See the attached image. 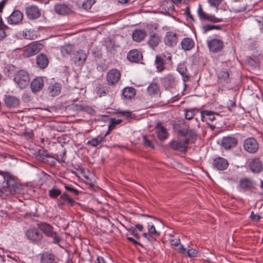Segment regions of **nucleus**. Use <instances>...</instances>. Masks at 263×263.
I'll list each match as a JSON object with an SVG mask.
<instances>
[{
  "mask_svg": "<svg viewBox=\"0 0 263 263\" xmlns=\"http://www.w3.org/2000/svg\"><path fill=\"white\" fill-rule=\"evenodd\" d=\"M87 59L86 53L83 50H80L74 55L73 61L74 64L78 66L83 65Z\"/></svg>",
  "mask_w": 263,
  "mask_h": 263,
  "instance_id": "a211bd4d",
  "label": "nucleus"
},
{
  "mask_svg": "<svg viewBox=\"0 0 263 263\" xmlns=\"http://www.w3.org/2000/svg\"><path fill=\"white\" fill-rule=\"evenodd\" d=\"M72 50V47L71 46H67L62 47L61 49V53L63 56L70 54Z\"/></svg>",
  "mask_w": 263,
  "mask_h": 263,
  "instance_id": "09e8293b",
  "label": "nucleus"
},
{
  "mask_svg": "<svg viewBox=\"0 0 263 263\" xmlns=\"http://www.w3.org/2000/svg\"><path fill=\"white\" fill-rule=\"evenodd\" d=\"M26 236L28 239L34 243L40 242L43 238V235L35 229H30L26 231Z\"/></svg>",
  "mask_w": 263,
  "mask_h": 263,
  "instance_id": "0eeeda50",
  "label": "nucleus"
},
{
  "mask_svg": "<svg viewBox=\"0 0 263 263\" xmlns=\"http://www.w3.org/2000/svg\"><path fill=\"white\" fill-rule=\"evenodd\" d=\"M250 218L253 221L257 222L259 221L260 216L257 214H255L254 212L252 211L251 213Z\"/></svg>",
  "mask_w": 263,
  "mask_h": 263,
  "instance_id": "8fccbe9b",
  "label": "nucleus"
},
{
  "mask_svg": "<svg viewBox=\"0 0 263 263\" xmlns=\"http://www.w3.org/2000/svg\"><path fill=\"white\" fill-rule=\"evenodd\" d=\"M120 76L119 71L116 69H111L107 74V81L109 84L115 85L118 82Z\"/></svg>",
  "mask_w": 263,
  "mask_h": 263,
  "instance_id": "ddd939ff",
  "label": "nucleus"
},
{
  "mask_svg": "<svg viewBox=\"0 0 263 263\" xmlns=\"http://www.w3.org/2000/svg\"><path fill=\"white\" fill-rule=\"evenodd\" d=\"M218 81L220 83H228L230 81L229 72L227 69H221L218 73Z\"/></svg>",
  "mask_w": 263,
  "mask_h": 263,
  "instance_id": "7c9ffc66",
  "label": "nucleus"
},
{
  "mask_svg": "<svg viewBox=\"0 0 263 263\" xmlns=\"http://www.w3.org/2000/svg\"><path fill=\"white\" fill-rule=\"evenodd\" d=\"M62 85L58 83H51L49 87V95L52 97L59 95L61 91Z\"/></svg>",
  "mask_w": 263,
  "mask_h": 263,
  "instance_id": "cd10ccee",
  "label": "nucleus"
},
{
  "mask_svg": "<svg viewBox=\"0 0 263 263\" xmlns=\"http://www.w3.org/2000/svg\"><path fill=\"white\" fill-rule=\"evenodd\" d=\"M255 183L250 179L244 178L239 182V186L243 191H250L254 187Z\"/></svg>",
  "mask_w": 263,
  "mask_h": 263,
  "instance_id": "aec40b11",
  "label": "nucleus"
},
{
  "mask_svg": "<svg viewBox=\"0 0 263 263\" xmlns=\"http://www.w3.org/2000/svg\"><path fill=\"white\" fill-rule=\"evenodd\" d=\"M74 203V200L69 197L66 193H63L61 195L57 201V203L60 205L72 206Z\"/></svg>",
  "mask_w": 263,
  "mask_h": 263,
  "instance_id": "4be33fe9",
  "label": "nucleus"
},
{
  "mask_svg": "<svg viewBox=\"0 0 263 263\" xmlns=\"http://www.w3.org/2000/svg\"><path fill=\"white\" fill-rule=\"evenodd\" d=\"M52 237H53V242L54 243H59L60 242V238L58 236L56 235L55 233Z\"/></svg>",
  "mask_w": 263,
  "mask_h": 263,
  "instance_id": "4d7b16f0",
  "label": "nucleus"
},
{
  "mask_svg": "<svg viewBox=\"0 0 263 263\" xmlns=\"http://www.w3.org/2000/svg\"><path fill=\"white\" fill-rule=\"evenodd\" d=\"M143 236L146 239H147L148 240H151V238L152 237V235L151 234H149L148 232V233H144L143 234Z\"/></svg>",
  "mask_w": 263,
  "mask_h": 263,
  "instance_id": "69168bd1",
  "label": "nucleus"
},
{
  "mask_svg": "<svg viewBox=\"0 0 263 263\" xmlns=\"http://www.w3.org/2000/svg\"><path fill=\"white\" fill-rule=\"evenodd\" d=\"M155 64L156 65L157 69L159 71L161 72L164 70V61L161 57L158 55L156 56L155 59Z\"/></svg>",
  "mask_w": 263,
  "mask_h": 263,
  "instance_id": "ea45409f",
  "label": "nucleus"
},
{
  "mask_svg": "<svg viewBox=\"0 0 263 263\" xmlns=\"http://www.w3.org/2000/svg\"><path fill=\"white\" fill-rule=\"evenodd\" d=\"M142 58V54L136 49L130 50L127 54V59L132 62H139Z\"/></svg>",
  "mask_w": 263,
  "mask_h": 263,
  "instance_id": "a878e982",
  "label": "nucleus"
},
{
  "mask_svg": "<svg viewBox=\"0 0 263 263\" xmlns=\"http://www.w3.org/2000/svg\"><path fill=\"white\" fill-rule=\"evenodd\" d=\"M156 131L158 137L160 140H163L168 137V133L166 129L160 123L157 125Z\"/></svg>",
  "mask_w": 263,
  "mask_h": 263,
  "instance_id": "473e14b6",
  "label": "nucleus"
},
{
  "mask_svg": "<svg viewBox=\"0 0 263 263\" xmlns=\"http://www.w3.org/2000/svg\"><path fill=\"white\" fill-rule=\"evenodd\" d=\"M43 47V44L40 43L35 42L24 50L23 55L26 58L33 56L42 50Z\"/></svg>",
  "mask_w": 263,
  "mask_h": 263,
  "instance_id": "20e7f679",
  "label": "nucleus"
},
{
  "mask_svg": "<svg viewBox=\"0 0 263 263\" xmlns=\"http://www.w3.org/2000/svg\"><path fill=\"white\" fill-rule=\"evenodd\" d=\"M176 78L172 74H169L162 79V82L166 88H173L176 84Z\"/></svg>",
  "mask_w": 263,
  "mask_h": 263,
  "instance_id": "5701e85b",
  "label": "nucleus"
},
{
  "mask_svg": "<svg viewBox=\"0 0 263 263\" xmlns=\"http://www.w3.org/2000/svg\"><path fill=\"white\" fill-rule=\"evenodd\" d=\"M0 186L6 189L10 194H14L16 193V185L14 181L9 173L0 171Z\"/></svg>",
  "mask_w": 263,
  "mask_h": 263,
  "instance_id": "f257e3e1",
  "label": "nucleus"
},
{
  "mask_svg": "<svg viewBox=\"0 0 263 263\" xmlns=\"http://www.w3.org/2000/svg\"><path fill=\"white\" fill-rule=\"evenodd\" d=\"M211 6L217 7L221 2V0H208Z\"/></svg>",
  "mask_w": 263,
  "mask_h": 263,
  "instance_id": "3c124183",
  "label": "nucleus"
},
{
  "mask_svg": "<svg viewBox=\"0 0 263 263\" xmlns=\"http://www.w3.org/2000/svg\"><path fill=\"white\" fill-rule=\"evenodd\" d=\"M177 71L182 76V80L184 82H185L189 80V76L186 73L187 70L183 64H180L178 66Z\"/></svg>",
  "mask_w": 263,
  "mask_h": 263,
  "instance_id": "58836bf2",
  "label": "nucleus"
},
{
  "mask_svg": "<svg viewBox=\"0 0 263 263\" xmlns=\"http://www.w3.org/2000/svg\"><path fill=\"white\" fill-rule=\"evenodd\" d=\"M33 33L32 30L26 29L23 31L22 36L26 40H34L35 36Z\"/></svg>",
  "mask_w": 263,
  "mask_h": 263,
  "instance_id": "79ce46f5",
  "label": "nucleus"
},
{
  "mask_svg": "<svg viewBox=\"0 0 263 263\" xmlns=\"http://www.w3.org/2000/svg\"><path fill=\"white\" fill-rule=\"evenodd\" d=\"M44 86V81L41 78L34 79L31 83V88L33 92H36L40 91Z\"/></svg>",
  "mask_w": 263,
  "mask_h": 263,
  "instance_id": "393cba45",
  "label": "nucleus"
},
{
  "mask_svg": "<svg viewBox=\"0 0 263 263\" xmlns=\"http://www.w3.org/2000/svg\"><path fill=\"white\" fill-rule=\"evenodd\" d=\"M25 13L28 19L33 20L41 16V10L37 6L32 5L26 8Z\"/></svg>",
  "mask_w": 263,
  "mask_h": 263,
  "instance_id": "39448f33",
  "label": "nucleus"
},
{
  "mask_svg": "<svg viewBox=\"0 0 263 263\" xmlns=\"http://www.w3.org/2000/svg\"><path fill=\"white\" fill-rule=\"evenodd\" d=\"M186 1L187 0H171V1L175 4H181L182 2L185 3Z\"/></svg>",
  "mask_w": 263,
  "mask_h": 263,
  "instance_id": "0e129e2a",
  "label": "nucleus"
},
{
  "mask_svg": "<svg viewBox=\"0 0 263 263\" xmlns=\"http://www.w3.org/2000/svg\"><path fill=\"white\" fill-rule=\"evenodd\" d=\"M13 80L17 87L20 89H24L29 83V75L27 71L20 70L14 74Z\"/></svg>",
  "mask_w": 263,
  "mask_h": 263,
  "instance_id": "f03ea898",
  "label": "nucleus"
},
{
  "mask_svg": "<svg viewBox=\"0 0 263 263\" xmlns=\"http://www.w3.org/2000/svg\"><path fill=\"white\" fill-rule=\"evenodd\" d=\"M41 263H55L54 256L52 254L44 253L41 256Z\"/></svg>",
  "mask_w": 263,
  "mask_h": 263,
  "instance_id": "72a5a7b5",
  "label": "nucleus"
},
{
  "mask_svg": "<svg viewBox=\"0 0 263 263\" xmlns=\"http://www.w3.org/2000/svg\"><path fill=\"white\" fill-rule=\"evenodd\" d=\"M144 145L148 147L154 148L152 142L149 137L144 136L143 137Z\"/></svg>",
  "mask_w": 263,
  "mask_h": 263,
  "instance_id": "49530a36",
  "label": "nucleus"
},
{
  "mask_svg": "<svg viewBox=\"0 0 263 263\" xmlns=\"http://www.w3.org/2000/svg\"><path fill=\"white\" fill-rule=\"evenodd\" d=\"M36 64L41 68H45L48 64V60L46 55L41 53L36 57Z\"/></svg>",
  "mask_w": 263,
  "mask_h": 263,
  "instance_id": "2f4dec72",
  "label": "nucleus"
},
{
  "mask_svg": "<svg viewBox=\"0 0 263 263\" xmlns=\"http://www.w3.org/2000/svg\"><path fill=\"white\" fill-rule=\"evenodd\" d=\"M249 167L251 171L255 173L261 172L263 169V164L258 158H255L249 162Z\"/></svg>",
  "mask_w": 263,
  "mask_h": 263,
  "instance_id": "2eb2a0df",
  "label": "nucleus"
},
{
  "mask_svg": "<svg viewBox=\"0 0 263 263\" xmlns=\"http://www.w3.org/2000/svg\"><path fill=\"white\" fill-rule=\"evenodd\" d=\"M109 134L108 131L104 136H98L96 138H92L90 140L88 141L87 144L89 146L96 147L100 145L106 141V136Z\"/></svg>",
  "mask_w": 263,
  "mask_h": 263,
  "instance_id": "6ab92c4d",
  "label": "nucleus"
},
{
  "mask_svg": "<svg viewBox=\"0 0 263 263\" xmlns=\"http://www.w3.org/2000/svg\"><path fill=\"white\" fill-rule=\"evenodd\" d=\"M197 14L199 18L201 20H208L214 23H219L223 21L222 18H218L214 15H210L203 11L201 5H199L197 9Z\"/></svg>",
  "mask_w": 263,
  "mask_h": 263,
  "instance_id": "423d86ee",
  "label": "nucleus"
},
{
  "mask_svg": "<svg viewBox=\"0 0 263 263\" xmlns=\"http://www.w3.org/2000/svg\"><path fill=\"white\" fill-rule=\"evenodd\" d=\"M3 101L6 106L9 108H17L21 103L18 98L12 95H5Z\"/></svg>",
  "mask_w": 263,
  "mask_h": 263,
  "instance_id": "6e6552de",
  "label": "nucleus"
},
{
  "mask_svg": "<svg viewBox=\"0 0 263 263\" xmlns=\"http://www.w3.org/2000/svg\"><path fill=\"white\" fill-rule=\"evenodd\" d=\"M54 10L56 13L60 15H67L72 11L71 5L65 4H59L55 5Z\"/></svg>",
  "mask_w": 263,
  "mask_h": 263,
  "instance_id": "4468645a",
  "label": "nucleus"
},
{
  "mask_svg": "<svg viewBox=\"0 0 263 263\" xmlns=\"http://www.w3.org/2000/svg\"><path fill=\"white\" fill-rule=\"evenodd\" d=\"M160 42V37L158 34H154L151 35L148 41V45L152 48L157 47Z\"/></svg>",
  "mask_w": 263,
  "mask_h": 263,
  "instance_id": "c9c22d12",
  "label": "nucleus"
},
{
  "mask_svg": "<svg viewBox=\"0 0 263 263\" xmlns=\"http://www.w3.org/2000/svg\"><path fill=\"white\" fill-rule=\"evenodd\" d=\"M130 231L132 232V234L137 238H139L140 237L139 234L138 233L137 230L135 229H130Z\"/></svg>",
  "mask_w": 263,
  "mask_h": 263,
  "instance_id": "bf43d9fd",
  "label": "nucleus"
},
{
  "mask_svg": "<svg viewBox=\"0 0 263 263\" xmlns=\"http://www.w3.org/2000/svg\"><path fill=\"white\" fill-rule=\"evenodd\" d=\"M122 120H120V119H118V120H116V119H112L111 120V123L114 124H118L119 123H120L121 122Z\"/></svg>",
  "mask_w": 263,
  "mask_h": 263,
  "instance_id": "774afa93",
  "label": "nucleus"
},
{
  "mask_svg": "<svg viewBox=\"0 0 263 263\" xmlns=\"http://www.w3.org/2000/svg\"><path fill=\"white\" fill-rule=\"evenodd\" d=\"M194 46V43L190 38H185L181 42L182 48L184 50H190Z\"/></svg>",
  "mask_w": 263,
  "mask_h": 263,
  "instance_id": "f704fd0d",
  "label": "nucleus"
},
{
  "mask_svg": "<svg viewBox=\"0 0 263 263\" xmlns=\"http://www.w3.org/2000/svg\"><path fill=\"white\" fill-rule=\"evenodd\" d=\"M208 45L210 51L213 52H218L223 48V42L217 39H212L208 42Z\"/></svg>",
  "mask_w": 263,
  "mask_h": 263,
  "instance_id": "9b49d317",
  "label": "nucleus"
},
{
  "mask_svg": "<svg viewBox=\"0 0 263 263\" xmlns=\"http://www.w3.org/2000/svg\"><path fill=\"white\" fill-rule=\"evenodd\" d=\"M39 228L48 237H52L54 232L52 227L49 224L45 222H42L38 224Z\"/></svg>",
  "mask_w": 263,
  "mask_h": 263,
  "instance_id": "b1692460",
  "label": "nucleus"
},
{
  "mask_svg": "<svg viewBox=\"0 0 263 263\" xmlns=\"http://www.w3.org/2000/svg\"><path fill=\"white\" fill-rule=\"evenodd\" d=\"M186 254L189 257H195L198 256L199 251L195 249H190L186 251Z\"/></svg>",
  "mask_w": 263,
  "mask_h": 263,
  "instance_id": "a18cd8bd",
  "label": "nucleus"
},
{
  "mask_svg": "<svg viewBox=\"0 0 263 263\" xmlns=\"http://www.w3.org/2000/svg\"><path fill=\"white\" fill-rule=\"evenodd\" d=\"M65 188L67 191L73 192L75 195H78L79 194V192L78 190L70 186L65 185Z\"/></svg>",
  "mask_w": 263,
  "mask_h": 263,
  "instance_id": "6e6d98bb",
  "label": "nucleus"
},
{
  "mask_svg": "<svg viewBox=\"0 0 263 263\" xmlns=\"http://www.w3.org/2000/svg\"><path fill=\"white\" fill-rule=\"evenodd\" d=\"M243 148L248 153L254 154L258 149V143L256 139L253 137L248 138L243 142Z\"/></svg>",
  "mask_w": 263,
  "mask_h": 263,
  "instance_id": "7ed1b4c3",
  "label": "nucleus"
},
{
  "mask_svg": "<svg viewBox=\"0 0 263 263\" xmlns=\"http://www.w3.org/2000/svg\"><path fill=\"white\" fill-rule=\"evenodd\" d=\"M146 31L143 29H135L133 32V39L137 42H140L142 41L146 36Z\"/></svg>",
  "mask_w": 263,
  "mask_h": 263,
  "instance_id": "c85d7f7f",
  "label": "nucleus"
},
{
  "mask_svg": "<svg viewBox=\"0 0 263 263\" xmlns=\"http://www.w3.org/2000/svg\"><path fill=\"white\" fill-rule=\"evenodd\" d=\"M221 144L225 149H230L237 145V140L233 137H225L222 139Z\"/></svg>",
  "mask_w": 263,
  "mask_h": 263,
  "instance_id": "f8f14e48",
  "label": "nucleus"
},
{
  "mask_svg": "<svg viewBox=\"0 0 263 263\" xmlns=\"http://www.w3.org/2000/svg\"><path fill=\"white\" fill-rule=\"evenodd\" d=\"M135 89L131 87L125 88L122 91L123 97L127 99L133 98L135 96Z\"/></svg>",
  "mask_w": 263,
  "mask_h": 263,
  "instance_id": "e433bc0d",
  "label": "nucleus"
},
{
  "mask_svg": "<svg viewBox=\"0 0 263 263\" xmlns=\"http://www.w3.org/2000/svg\"><path fill=\"white\" fill-rule=\"evenodd\" d=\"M147 92L151 96L157 95L159 93V87L156 83H151L147 89Z\"/></svg>",
  "mask_w": 263,
  "mask_h": 263,
  "instance_id": "4c0bfd02",
  "label": "nucleus"
},
{
  "mask_svg": "<svg viewBox=\"0 0 263 263\" xmlns=\"http://www.w3.org/2000/svg\"><path fill=\"white\" fill-rule=\"evenodd\" d=\"M118 112V114L127 117H129L131 114V112L127 110H119Z\"/></svg>",
  "mask_w": 263,
  "mask_h": 263,
  "instance_id": "5fc2aeb1",
  "label": "nucleus"
},
{
  "mask_svg": "<svg viewBox=\"0 0 263 263\" xmlns=\"http://www.w3.org/2000/svg\"><path fill=\"white\" fill-rule=\"evenodd\" d=\"M213 167L218 170L223 171L226 170L229 163L227 159L224 158L218 157L214 159L213 162Z\"/></svg>",
  "mask_w": 263,
  "mask_h": 263,
  "instance_id": "dca6fc26",
  "label": "nucleus"
},
{
  "mask_svg": "<svg viewBox=\"0 0 263 263\" xmlns=\"http://www.w3.org/2000/svg\"><path fill=\"white\" fill-rule=\"evenodd\" d=\"M23 19V14L18 10L14 11L8 17L7 22L10 25H17Z\"/></svg>",
  "mask_w": 263,
  "mask_h": 263,
  "instance_id": "9d476101",
  "label": "nucleus"
},
{
  "mask_svg": "<svg viewBox=\"0 0 263 263\" xmlns=\"http://www.w3.org/2000/svg\"><path fill=\"white\" fill-rule=\"evenodd\" d=\"M11 29L4 24L2 18L0 20V41L4 39L8 35L10 34Z\"/></svg>",
  "mask_w": 263,
  "mask_h": 263,
  "instance_id": "c756f323",
  "label": "nucleus"
},
{
  "mask_svg": "<svg viewBox=\"0 0 263 263\" xmlns=\"http://www.w3.org/2000/svg\"><path fill=\"white\" fill-rule=\"evenodd\" d=\"M180 134L182 136V138L185 140L187 145L191 143H193L196 139L197 136L194 133L180 130L179 132Z\"/></svg>",
  "mask_w": 263,
  "mask_h": 263,
  "instance_id": "bb28decb",
  "label": "nucleus"
},
{
  "mask_svg": "<svg viewBox=\"0 0 263 263\" xmlns=\"http://www.w3.org/2000/svg\"><path fill=\"white\" fill-rule=\"evenodd\" d=\"M95 2L96 0H85L83 3L82 7L84 9L88 10L91 8Z\"/></svg>",
  "mask_w": 263,
  "mask_h": 263,
  "instance_id": "c03bdc74",
  "label": "nucleus"
},
{
  "mask_svg": "<svg viewBox=\"0 0 263 263\" xmlns=\"http://www.w3.org/2000/svg\"><path fill=\"white\" fill-rule=\"evenodd\" d=\"M195 116V110L193 109H186L185 111V118L188 120H191Z\"/></svg>",
  "mask_w": 263,
  "mask_h": 263,
  "instance_id": "de8ad7c7",
  "label": "nucleus"
},
{
  "mask_svg": "<svg viewBox=\"0 0 263 263\" xmlns=\"http://www.w3.org/2000/svg\"><path fill=\"white\" fill-rule=\"evenodd\" d=\"M61 194V190L56 186H53L49 191V196L53 199L57 198Z\"/></svg>",
  "mask_w": 263,
  "mask_h": 263,
  "instance_id": "a19ab883",
  "label": "nucleus"
},
{
  "mask_svg": "<svg viewBox=\"0 0 263 263\" xmlns=\"http://www.w3.org/2000/svg\"><path fill=\"white\" fill-rule=\"evenodd\" d=\"M177 34L173 31H169L166 33L164 38L165 44L170 47L175 46L178 42Z\"/></svg>",
  "mask_w": 263,
  "mask_h": 263,
  "instance_id": "f3484780",
  "label": "nucleus"
},
{
  "mask_svg": "<svg viewBox=\"0 0 263 263\" xmlns=\"http://www.w3.org/2000/svg\"><path fill=\"white\" fill-rule=\"evenodd\" d=\"M202 29L204 33H206L207 32L213 30V27L211 25H205L202 27Z\"/></svg>",
  "mask_w": 263,
  "mask_h": 263,
  "instance_id": "864d4df0",
  "label": "nucleus"
},
{
  "mask_svg": "<svg viewBox=\"0 0 263 263\" xmlns=\"http://www.w3.org/2000/svg\"><path fill=\"white\" fill-rule=\"evenodd\" d=\"M255 21L258 23L260 29L263 31V17H257Z\"/></svg>",
  "mask_w": 263,
  "mask_h": 263,
  "instance_id": "603ef678",
  "label": "nucleus"
},
{
  "mask_svg": "<svg viewBox=\"0 0 263 263\" xmlns=\"http://www.w3.org/2000/svg\"><path fill=\"white\" fill-rule=\"evenodd\" d=\"M148 232L152 236L158 237L160 235V232L156 231L155 227L153 224H147Z\"/></svg>",
  "mask_w": 263,
  "mask_h": 263,
  "instance_id": "37998d69",
  "label": "nucleus"
},
{
  "mask_svg": "<svg viewBox=\"0 0 263 263\" xmlns=\"http://www.w3.org/2000/svg\"><path fill=\"white\" fill-rule=\"evenodd\" d=\"M219 113L210 110H205L201 111V119L203 122L208 121H213L215 120V116H219Z\"/></svg>",
  "mask_w": 263,
  "mask_h": 263,
  "instance_id": "412c9836",
  "label": "nucleus"
},
{
  "mask_svg": "<svg viewBox=\"0 0 263 263\" xmlns=\"http://www.w3.org/2000/svg\"><path fill=\"white\" fill-rule=\"evenodd\" d=\"M170 147L174 150L181 152H185L188 145L183 138H180L178 141H173L170 143Z\"/></svg>",
  "mask_w": 263,
  "mask_h": 263,
  "instance_id": "1a4fd4ad",
  "label": "nucleus"
},
{
  "mask_svg": "<svg viewBox=\"0 0 263 263\" xmlns=\"http://www.w3.org/2000/svg\"><path fill=\"white\" fill-rule=\"evenodd\" d=\"M179 252L180 253L182 254H184L186 252V249L182 245H181L180 247L179 248Z\"/></svg>",
  "mask_w": 263,
  "mask_h": 263,
  "instance_id": "338daca9",
  "label": "nucleus"
},
{
  "mask_svg": "<svg viewBox=\"0 0 263 263\" xmlns=\"http://www.w3.org/2000/svg\"><path fill=\"white\" fill-rule=\"evenodd\" d=\"M97 263H106L104 258L101 256H98L97 257Z\"/></svg>",
  "mask_w": 263,
  "mask_h": 263,
  "instance_id": "e2e57ef3",
  "label": "nucleus"
},
{
  "mask_svg": "<svg viewBox=\"0 0 263 263\" xmlns=\"http://www.w3.org/2000/svg\"><path fill=\"white\" fill-rule=\"evenodd\" d=\"M185 13L186 15L188 17L190 18H191V19H192V20H193V16H192V14H191V12H190V9H189V8H186V10H185Z\"/></svg>",
  "mask_w": 263,
  "mask_h": 263,
  "instance_id": "052dcab7",
  "label": "nucleus"
},
{
  "mask_svg": "<svg viewBox=\"0 0 263 263\" xmlns=\"http://www.w3.org/2000/svg\"><path fill=\"white\" fill-rule=\"evenodd\" d=\"M171 242L172 245L177 246L180 243V239H173L171 241Z\"/></svg>",
  "mask_w": 263,
  "mask_h": 263,
  "instance_id": "13d9d810",
  "label": "nucleus"
},
{
  "mask_svg": "<svg viewBox=\"0 0 263 263\" xmlns=\"http://www.w3.org/2000/svg\"><path fill=\"white\" fill-rule=\"evenodd\" d=\"M127 239L130 242H133L135 245H140V243L138 242L137 240H135L133 238L129 237H127Z\"/></svg>",
  "mask_w": 263,
  "mask_h": 263,
  "instance_id": "680f3d73",
  "label": "nucleus"
}]
</instances>
